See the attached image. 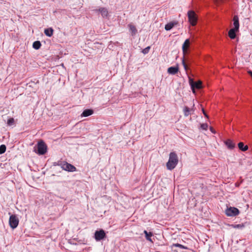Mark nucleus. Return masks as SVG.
<instances>
[{
	"label": "nucleus",
	"instance_id": "ddd939ff",
	"mask_svg": "<svg viewBox=\"0 0 252 252\" xmlns=\"http://www.w3.org/2000/svg\"><path fill=\"white\" fill-rule=\"evenodd\" d=\"M179 71V68L177 66H171L168 68L167 72L169 74L174 75L176 74Z\"/></svg>",
	"mask_w": 252,
	"mask_h": 252
},
{
	"label": "nucleus",
	"instance_id": "6e6552de",
	"mask_svg": "<svg viewBox=\"0 0 252 252\" xmlns=\"http://www.w3.org/2000/svg\"><path fill=\"white\" fill-rule=\"evenodd\" d=\"M95 12H99L101 14L102 17L106 18L108 16V11L107 8L105 7H100L99 9L94 10Z\"/></svg>",
	"mask_w": 252,
	"mask_h": 252
},
{
	"label": "nucleus",
	"instance_id": "393cba45",
	"mask_svg": "<svg viewBox=\"0 0 252 252\" xmlns=\"http://www.w3.org/2000/svg\"><path fill=\"white\" fill-rule=\"evenodd\" d=\"M14 120L13 118H10L7 121V125L9 126H12L14 124Z\"/></svg>",
	"mask_w": 252,
	"mask_h": 252
},
{
	"label": "nucleus",
	"instance_id": "1a4fd4ad",
	"mask_svg": "<svg viewBox=\"0 0 252 252\" xmlns=\"http://www.w3.org/2000/svg\"><path fill=\"white\" fill-rule=\"evenodd\" d=\"M63 169L68 172H73L76 171V168L73 165L65 162L64 166L63 167Z\"/></svg>",
	"mask_w": 252,
	"mask_h": 252
},
{
	"label": "nucleus",
	"instance_id": "39448f33",
	"mask_svg": "<svg viewBox=\"0 0 252 252\" xmlns=\"http://www.w3.org/2000/svg\"><path fill=\"white\" fill-rule=\"evenodd\" d=\"M19 222V219L15 215H11L10 216L9 224L12 229H15L18 226Z\"/></svg>",
	"mask_w": 252,
	"mask_h": 252
},
{
	"label": "nucleus",
	"instance_id": "7c9ffc66",
	"mask_svg": "<svg viewBox=\"0 0 252 252\" xmlns=\"http://www.w3.org/2000/svg\"><path fill=\"white\" fill-rule=\"evenodd\" d=\"M59 161L57 162H54L53 163V166H59Z\"/></svg>",
	"mask_w": 252,
	"mask_h": 252
},
{
	"label": "nucleus",
	"instance_id": "b1692460",
	"mask_svg": "<svg viewBox=\"0 0 252 252\" xmlns=\"http://www.w3.org/2000/svg\"><path fill=\"white\" fill-rule=\"evenodd\" d=\"M6 147L5 145L2 144L0 146V154H2L6 151Z\"/></svg>",
	"mask_w": 252,
	"mask_h": 252
},
{
	"label": "nucleus",
	"instance_id": "423d86ee",
	"mask_svg": "<svg viewBox=\"0 0 252 252\" xmlns=\"http://www.w3.org/2000/svg\"><path fill=\"white\" fill-rule=\"evenodd\" d=\"M106 237L105 231L102 229L96 230L94 232V237L96 241H100L105 238Z\"/></svg>",
	"mask_w": 252,
	"mask_h": 252
},
{
	"label": "nucleus",
	"instance_id": "bb28decb",
	"mask_svg": "<svg viewBox=\"0 0 252 252\" xmlns=\"http://www.w3.org/2000/svg\"><path fill=\"white\" fill-rule=\"evenodd\" d=\"M150 49V46H148V47H147L146 48H145V49H144L142 50V53H143L144 54H147V53L149 52Z\"/></svg>",
	"mask_w": 252,
	"mask_h": 252
},
{
	"label": "nucleus",
	"instance_id": "72a5a7b5",
	"mask_svg": "<svg viewBox=\"0 0 252 252\" xmlns=\"http://www.w3.org/2000/svg\"><path fill=\"white\" fill-rule=\"evenodd\" d=\"M210 130H211V131L212 132L215 133V132H214L213 130L212 127H210Z\"/></svg>",
	"mask_w": 252,
	"mask_h": 252
},
{
	"label": "nucleus",
	"instance_id": "0eeeda50",
	"mask_svg": "<svg viewBox=\"0 0 252 252\" xmlns=\"http://www.w3.org/2000/svg\"><path fill=\"white\" fill-rule=\"evenodd\" d=\"M225 214L227 216L234 217L238 215L239 214V210L235 207H229L227 208L225 210Z\"/></svg>",
	"mask_w": 252,
	"mask_h": 252
},
{
	"label": "nucleus",
	"instance_id": "2eb2a0df",
	"mask_svg": "<svg viewBox=\"0 0 252 252\" xmlns=\"http://www.w3.org/2000/svg\"><path fill=\"white\" fill-rule=\"evenodd\" d=\"M224 143L226 145V146L227 147V148L229 149H233L235 146V144L230 139L226 140L224 142Z\"/></svg>",
	"mask_w": 252,
	"mask_h": 252
},
{
	"label": "nucleus",
	"instance_id": "a211bd4d",
	"mask_svg": "<svg viewBox=\"0 0 252 252\" xmlns=\"http://www.w3.org/2000/svg\"><path fill=\"white\" fill-rule=\"evenodd\" d=\"M189 44V39H187L185 41L184 44L182 45V50L184 53H185V51L188 48Z\"/></svg>",
	"mask_w": 252,
	"mask_h": 252
},
{
	"label": "nucleus",
	"instance_id": "20e7f679",
	"mask_svg": "<svg viewBox=\"0 0 252 252\" xmlns=\"http://www.w3.org/2000/svg\"><path fill=\"white\" fill-rule=\"evenodd\" d=\"M189 83L193 93H195V89H200L202 88V83L200 81L195 82L193 79L189 78Z\"/></svg>",
	"mask_w": 252,
	"mask_h": 252
},
{
	"label": "nucleus",
	"instance_id": "473e14b6",
	"mask_svg": "<svg viewBox=\"0 0 252 252\" xmlns=\"http://www.w3.org/2000/svg\"><path fill=\"white\" fill-rule=\"evenodd\" d=\"M149 232H148L147 230H144V233L145 234V235H146V233H148Z\"/></svg>",
	"mask_w": 252,
	"mask_h": 252
},
{
	"label": "nucleus",
	"instance_id": "4468645a",
	"mask_svg": "<svg viewBox=\"0 0 252 252\" xmlns=\"http://www.w3.org/2000/svg\"><path fill=\"white\" fill-rule=\"evenodd\" d=\"M93 113H94V111L92 109H85V110L83 111V112L81 114V116L84 117H88V116L92 115L93 114Z\"/></svg>",
	"mask_w": 252,
	"mask_h": 252
},
{
	"label": "nucleus",
	"instance_id": "f257e3e1",
	"mask_svg": "<svg viewBox=\"0 0 252 252\" xmlns=\"http://www.w3.org/2000/svg\"><path fill=\"white\" fill-rule=\"evenodd\" d=\"M179 161L178 157L174 152H171L169 155L168 161L166 163V168L169 170H172L175 168Z\"/></svg>",
	"mask_w": 252,
	"mask_h": 252
},
{
	"label": "nucleus",
	"instance_id": "9b49d317",
	"mask_svg": "<svg viewBox=\"0 0 252 252\" xmlns=\"http://www.w3.org/2000/svg\"><path fill=\"white\" fill-rule=\"evenodd\" d=\"M128 27L129 28V31L132 36H134L137 33V30L136 27L132 24H128Z\"/></svg>",
	"mask_w": 252,
	"mask_h": 252
},
{
	"label": "nucleus",
	"instance_id": "4be33fe9",
	"mask_svg": "<svg viewBox=\"0 0 252 252\" xmlns=\"http://www.w3.org/2000/svg\"><path fill=\"white\" fill-rule=\"evenodd\" d=\"M184 114L186 117L189 116L190 114V109L188 106H185L184 108Z\"/></svg>",
	"mask_w": 252,
	"mask_h": 252
},
{
	"label": "nucleus",
	"instance_id": "dca6fc26",
	"mask_svg": "<svg viewBox=\"0 0 252 252\" xmlns=\"http://www.w3.org/2000/svg\"><path fill=\"white\" fill-rule=\"evenodd\" d=\"M238 146L239 149L243 152L246 151L248 149V146L247 145H245L244 143L241 142L238 143Z\"/></svg>",
	"mask_w": 252,
	"mask_h": 252
},
{
	"label": "nucleus",
	"instance_id": "c85d7f7f",
	"mask_svg": "<svg viewBox=\"0 0 252 252\" xmlns=\"http://www.w3.org/2000/svg\"><path fill=\"white\" fill-rule=\"evenodd\" d=\"M182 63H183V65L184 66V67L185 69L186 70H187L188 69V66H187V64H186L184 60L183 61Z\"/></svg>",
	"mask_w": 252,
	"mask_h": 252
},
{
	"label": "nucleus",
	"instance_id": "f3484780",
	"mask_svg": "<svg viewBox=\"0 0 252 252\" xmlns=\"http://www.w3.org/2000/svg\"><path fill=\"white\" fill-rule=\"evenodd\" d=\"M53 29L51 28L45 29L44 30V33L46 36L51 37L53 35Z\"/></svg>",
	"mask_w": 252,
	"mask_h": 252
},
{
	"label": "nucleus",
	"instance_id": "2f4dec72",
	"mask_svg": "<svg viewBox=\"0 0 252 252\" xmlns=\"http://www.w3.org/2000/svg\"><path fill=\"white\" fill-rule=\"evenodd\" d=\"M248 72L249 74V75L252 77V71H251V70H249Z\"/></svg>",
	"mask_w": 252,
	"mask_h": 252
},
{
	"label": "nucleus",
	"instance_id": "6ab92c4d",
	"mask_svg": "<svg viewBox=\"0 0 252 252\" xmlns=\"http://www.w3.org/2000/svg\"><path fill=\"white\" fill-rule=\"evenodd\" d=\"M41 46V44L39 41H35L32 44V47L36 49H39Z\"/></svg>",
	"mask_w": 252,
	"mask_h": 252
},
{
	"label": "nucleus",
	"instance_id": "a878e982",
	"mask_svg": "<svg viewBox=\"0 0 252 252\" xmlns=\"http://www.w3.org/2000/svg\"><path fill=\"white\" fill-rule=\"evenodd\" d=\"M208 125L206 123H203L201 125V128L204 130H207L208 128Z\"/></svg>",
	"mask_w": 252,
	"mask_h": 252
},
{
	"label": "nucleus",
	"instance_id": "cd10ccee",
	"mask_svg": "<svg viewBox=\"0 0 252 252\" xmlns=\"http://www.w3.org/2000/svg\"><path fill=\"white\" fill-rule=\"evenodd\" d=\"M66 161H59V166H60L62 169H63V167L64 166V163H65Z\"/></svg>",
	"mask_w": 252,
	"mask_h": 252
},
{
	"label": "nucleus",
	"instance_id": "f03ea898",
	"mask_svg": "<svg viewBox=\"0 0 252 252\" xmlns=\"http://www.w3.org/2000/svg\"><path fill=\"white\" fill-rule=\"evenodd\" d=\"M47 147L43 140L39 141L37 144V149H34L35 153L39 155H43L47 152Z\"/></svg>",
	"mask_w": 252,
	"mask_h": 252
},
{
	"label": "nucleus",
	"instance_id": "c9c22d12",
	"mask_svg": "<svg viewBox=\"0 0 252 252\" xmlns=\"http://www.w3.org/2000/svg\"><path fill=\"white\" fill-rule=\"evenodd\" d=\"M236 185L237 186H239V184H237Z\"/></svg>",
	"mask_w": 252,
	"mask_h": 252
},
{
	"label": "nucleus",
	"instance_id": "f8f14e48",
	"mask_svg": "<svg viewBox=\"0 0 252 252\" xmlns=\"http://www.w3.org/2000/svg\"><path fill=\"white\" fill-rule=\"evenodd\" d=\"M238 32V30H235L233 28L231 29L228 33L229 37L232 39H235L236 37V33Z\"/></svg>",
	"mask_w": 252,
	"mask_h": 252
},
{
	"label": "nucleus",
	"instance_id": "f704fd0d",
	"mask_svg": "<svg viewBox=\"0 0 252 252\" xmlns=\"http://www.w3.org/2000/svg\"><path fill=\"white\" fill-rule=\"evenodd\" d=\"M235 227H237V228L239 227V224L236 225V226H235Z\"/></svg>",
	"mask_w": 252,
	"mask_h": 252
},
{
	"label": "nucleus",
	"instance_id": "7ed1b4c3",
	"mask_svg": "<svg viewBox=\"0 0 252 252\" xmlns=\"http://www.w3.org/2000/svg\"><path fill=\"white\" fill-rule=\"evenodd\" d=\"M188 17L190 25L192 26L196 25L197 21V17L194 11L189 10L188 12Z\"/></svg>",
	"mask_w": 252,
	"mask_h": 252
},
{
	"label": "nucleus",
	"instance_id": "9d476101",
	"mask_svg": "<svg viewBox=\"0 0 252 252\" xmlns=\"http://www.w3.org/2000/svg\"><path fill=\"white\" fill-rule=\"evenodd\" d=\"M233 25L234 27L233 29L235 30H239V18L237 15H234L233 19Z\"/></svg>",
	"mask_w": 252,
	"mask_h": 252
},
{
	"label": "nucleus",
	"instance_id": "412c9836",
	"mask_svg": "<svg viewBox=\"0 0 252 252\" xmlns=\"http://www.w3.org/2000/svg\"><path fill=\"white\" fill-rule=\"evenodd\" d=\"M174 26V23H169L165 26V28H164L165 30L167 31H170V30H171L173 28Z\"/></svg>",
	"mask_w": 252,
	"mask_h": 252
},
{
	"label": "nucleus",
	"instance_id": "aec40b11",
	"mask_svg": "<svg viewBox=\"0 0 252 252\" xmlns=\"http://www.w3.org/2000/svg\"><path fill=\"white\" fill-rule=\"evenodd\" d=\"M172 247H178L182 249H185V250H188V248L186 246H185L184 245H182L181 244L176 243V244H173Z\"/></svg>",
	"mask_w": 252,
	"mask_h": 252
},
{
	"label": "nucleus",
	"instance_id": "5701e85b",
	"mask_svg": "<svg viewBox=\"0 0 252 252\" xmlns=\"http://www.w3.org/2000/svg\"><path fill=\"white\" fill-rule=\"evenodd\" d=\"M153 236V233L152 232H149L148 233H146L145 238L147 240L153 242L151 237Z\"/></svg>",
	"mask_w": 252,
	"mask_h": 252
},
{
	"label": "nucleus",
	"instance_id": "c756f323",
	"mask_svg": "<svg viewBox=\"0 0 252 252\" xmlns=\"http://www.w3.org/2000/svg\"><path fill=\"white\" fill-rule=\"evenodd\" d=\"M202 112H203V113L204 115L205 116V117H206V118H208V116L206 114L205 111H204V109H202Z\"/></svg>",
	"mask_w": 252,
	"mask_h": 252
}]
</instances>
